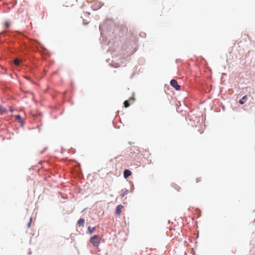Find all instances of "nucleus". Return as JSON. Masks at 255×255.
Returning a JSON list of instances; mask_svg holds the SVG:
<instances>
[{"instance_id": "f257e3e1", "label": "nucleus", "mask_w": 255, "mask_h": 255, "mask_svg": "<svg viewBox=\"0 0 255 255\" xmlns=\"http://www.w3.org/2000/svg\"><path fill=\"white\" fill-rule=\"evenodd\" d=\"M101 241V238L98 235H95L91 238L90 243L96 247H98Z\"/></svg>"}, {"instance_id": "f03ea898", "label": "nucleus", "mask_w": 255, "mask_h": 255, "mask_svg": "<svg viewBox=\"0 0 255 255\" xmlns=\"http://www.w3.org/2000/svg\"><path fill=\"white\" fill-rule=\"evenodd\" d=\"M170 85L176 90H180L181 86L178 84L177 82L175 80H171L170 81Z\"/></svg>"}, {"instance_id": "7ed1b4c3", "label": "nucleus", "mask_w": 255, "mask_h": 255, "mask_svg": "<svg viewBox=\"0 0 255 255\" xmlns=\"http://www.w3.org/2000/svg\"><path fill=\"white\" fill-rule=\"evenodd\" d=\"M135 101V99L133 97H131L128 100H126L124 102V105L126 108H128L130 104H132Z\"/></svg>"}, {"instance_id": "20e7f679", "label": "nucleus", "mask_w": 255, "mask_h": 255, "mask_svg": "<svg viewBox=\"0 0 255 255\" xmlns=\"http://www.w3.org/2000/svg\"><path fill=\"white\" fill-rule=\"evenodd\" d=\"M102 6V4L100 2H96L92 5V7L94 10H96L100 8Z\"/></svg>"}, {"instance_id": "39448f33", "label": "nucleus", "mask_w": 255, "mask_h": 255, "mask_svg": "<svg viewBox=\"0 0 255 255\" xmlns=\"http://www.w3.org/2000/svg\"><path fill=\"white\" fill-rule=\"evenodd\" d=\"M124 206L122 205H118L116 208V214L118 215H120L122 212V210Z\"/></svg>"}, {"instance_id": "423d86ee", "label": "nucleus", "mask_w": 255, "mask_h": 255, "mask_svg": "<svg viewBox=\"0 0 255 255\" xmlns=\"http://www.w3.org/2000/svg\"><path fill=\"white\" fill-rule=\"evenodd\" d=\"M131 174V172L128 169H126L124 172V176L125 178H127Z\"/></svg>"}, {"instance_id": "0eeeda50", "label": "nucleus", "mask_w": 255, "mask_h": 255, "mask_svg": "<svg viewBox=\"0 0 255 255\" xmlns=\"http://www.w3.org/2000/svg\"><path fill=\"white\" fill-rule=\"evenodd\" d=\"M85 220L83 218L80 219L77 222V224L80 226H83L84 225Z\"/></svg>"}, {"instance_id": "6e6552de", "label": "nucleus", "mask_w": 255, "mask_h": 255, "mask_svg": "<svg viewBox=\"0 0 255 255\" xmlns=\"http://www.w3.org/2000/svg\"><path fill=\"white\" fill-rule=\"evenodd\" d=\"M7 112V110L3 107L2 105H0V114H3Z\"/></svg>"}, {"instance_id": "1a4fd4ad", "label": "nucleus", "mask_w": 255, "mask_h": 255, "mask_svg": "<svg viewBox=\"0 0 255 255\" xmlns=\"http://www.w3.org/2000/svg\"><path fill=\"white\" fill-rule=\"evenodd\" d=\"M96 230V227L91 228L90 226L88 227V230L89 234H92Z\"/></svg>"}, {"instance_id": "9d476101", "label": "nucleus", "mask_w": 255, "mask_h": 255, "mask_svg": "<svg viewBox=\"0 0 255 255\" xmlns=\"http://www.w3.org/2000/svg\"><path fill=\"white\" fill-rule=\"evenodd\" d=\"M128 190L127 189H123L122 190V193L121 194L122 197H124L128 194Z\"/></svg>"}, {"instance_id": "9b49d317", "label": "nucleus", "mask_w": 255, "mask_h": 255, "mask_svg": "<svg viewBox=\"0 0 255 255\" xmlns=\"http://www.w3.org/2000/svg\"><path fill=\"white\" fill-rule=\"evenodd\" d=\"M247 101V97H243L242 99L239 101L241 104H244Z\"/></svg>"}, {"instance_id": "f8f14e48", "label": "nucleus", "mask_w": 255, "mask_h": 255, "mask_svg": "<svg viewBox=\"0 0 255 255\" xmlns=\"http://www.w3.org/2000/svg\"><path fill=\"white\" fill-rule=\"evenodd\" d=\"M14 63L16 66H19L20 64V60L18 59H15L14 60Z\"/></svg>"}, {"instance_id": "ddd939ff", "label": "nucleus", "mask_w": 255, "mask_h": 255, "mask_svg": "<svg viewBox=\"0 0 255 255\" xmlns=\"http://www.w3.org/2000/svg\"><path fill=\"white\" fill-rule=\"evenodd\" d=\"M15 119L16 120H18L20 122L22 121V119H21V118L20 115H17L15 116Z\"/></svg>"}, {"instance_id": "4468645a", "label": "nucleus", "mask_w": 255, "mask_h": 255, "mask_svg": "<svg viewBox=\"0 0 255 255\" xmlns=\"http://www.w3.org/2000/svg\"><path fill=\"white\" fill-rule=\"evenodd\" d=\"M10 23L8 21H6L4 23V26L6 28H8L10 26Z\"/></svg>"}, {"instance_id": "2eb2a0df", "label": "nucleus", "mask_w": 255, "mask_h": 255, "mask_svg": "<svg viewBox=\"0 0 255 255\" xmlns=\"http://www.w3.org/2000/svg\"><path fill=\"white\" fill-rule=\"evenodd\" d=\"M195 180H196V182L197 183H199V182H201V181H202V180H201V178H200V177H197V178H196V179H195Z\"/></svg>"}, {"instance_id": "dca6fc26", "label": "nucleus", "mask_w": 255, "mask_h": 255, "mask_svg": "<svg viewBox=\"0 0 255 255\" xmlns=\"http://www.w3.org/2000/svg\"><path fill=\"white\" fill-rule=\"evenodd\" d=\"M31 221H32V218H30V222H29L28 224V227L29 228L30 226V224H31Z\"/></svg>"}, {"instance_id": "f3484780", "label": "nucleus", "mask_w": 255, "mask_h": 255, "mask_svg": "<svg viewBox=\"0 0 255 255\" xmlns=\"http://www.w3.org/2000/svg\"><path fill=\"white\" fill-rule=\"evenodd\" d=\"M9 111L11 112H13V110L10 107V109H9Z\"/></svg>"}, {"instance_id": "a211bd4d", "label": "nucleus", "mask_w": 255, "mask_h": 255, "mask_svg": "<svg viewBox=\"0 0 255 255\" xmlns=\"http://www.w3.org/2000/svg\"><path fill=\"white\" fill-rule=\"evenodd\" d=\"M26 94H33L32 93H30V92H27V93H26Z\"/></svg>"}]
</instances>
